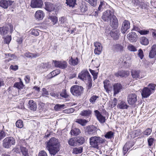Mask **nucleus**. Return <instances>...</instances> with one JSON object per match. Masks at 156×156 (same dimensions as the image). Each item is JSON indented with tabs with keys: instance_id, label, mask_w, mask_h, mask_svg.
<instances>
[{
	"instance_id": "nucleus-42",
	"label": "nucleus",
	"mask_w": 156,
	"mask_h": 156,
	"mask_svg": "<svg viewBox=\"0 0 156 156\" xmlns=\"http://www.w3.org/2000/svg\"><path fill=\"white\" fill-rule=\"evenodd\" d=\"M20 150L21 152L24 156H29L28 149L27 148L23 146H21Z\"/></svg>"
},
{
	"instance_id": "nucleus-50",
	"label": "nucleus",
	"mask_w": 156,
	"mask_h": 156,
	"mask_svg": "<svg viewBox=\"0 0 156 156\" xmlns=\"http://www.w3.org/2000/svg\"><path fill=\"white\" fill-rule=\"evenodd\" d=\"M11 40V36H8L4 38V43L8 44Z\"/></svg>"
},
{
	"instance_id": "nucleus-5",
	"label": "nucleus",
	"mask_w": 156,
	"mask_h": 156,
	"mask_svg": "<svg viewBox=\"0 0 156 156\" xmlns=\"http://www.w3.org/2000/svg\"><path fill=\"white\" fill-rule=\"evenodd\" d=\"M16 140L12 137L9 136L5 138L2 141V146L5 148H9L15 145Z\"/></svg>"
},
{
	"instance_id": "nucleus-37",
	"label": "nucleus",
	"mask_w": 156,
	"mask_h": 156,
	"mask_svg": "<svg viewBox=\"0 0 156 156\" xmlns=\"http://www.w3.org/2000/svg\"><path fill=\"white\" fill-rule=\"evenodd\" d=\"M80 10L81 13L83 14L87 10V7L85 4H82L80 7Z\"/></svg>"
},
{
	"instance_id": "nucleus-59",
	"label": "nucleus",
	"mask_w": 156,
	"mask_h": 156,
	"mask_svg": "<svg viewBox=\"0 0 156 156\" xmlns=\"http://www.w3.org/2000/svg\"><path fill=\"white\" fill-rule=\"evenodd\" d=\"M139 33L140 34L144 35L148 34L149 33L148 30H140L139 31Z\"/></svg>"
},
{
	"instance_id": "nucleus-40",
	"label": "nucleus",
	"mask_w": 156,
	"mask_h": 156,
	"mask_svg": "<svg viewBox=\"0 0 156 156\" xmlns=\"http://www.w3.org/2000/svg\"><path fill=\"white\" fill-rule=\"evenodd\" d=\"M82 150L83 148L81 147H75L73 148V153L76 154L81 153L82 152Z\"/></svg>"
},
{
	"instance_id": "nucleus-29",
	"label": "nucleus",
	"mask_w": 156,
	"mask_h": 156,
	"mask_svg": "<svg viewBox=\"0 0 156 156\" xmlns=\"http://www.w3.org/2000/svg\"><path fill=\"white\" fill-rule=\"evenodd\" d=\"M59 22L61 26L65 27L67 26V24L66 19L64 17H61L59 19Z\"/></svg>"
},
{
	"instance_id": "nucleus-62",
	"label": "nucleus",
	"mask_w": 156,
	"mask_h": 156,
	"mask_svg": "<svg viewBox=\"0 0 156 156\" xmlns=\"http://www.w3.org/2000/svg\"><path fill=\"white\" fill-rule=\"evenodd\" d=\"M114 137V133L112 131L108 132V139H113Z\"/></svg>"
},
{
	"instance_id": "nucleus-51",
	"label": "nucleus",
	"mask_w": 156,
	"mask_h": 156,
	"mask_svg": "<svg viewBox=\"0 0 156 156\" xmlns=\"http://www.w3.org/2000/svg\"><path fill=\"white\" fill-rule=\"evenodd\" d=\"M39 31L41 32L39 30L36 29H33L31 31V34L35 36H37L39 35Z\"/></svg>"
},
{
	"instance_id": "nucleus-16",
	"label": "nucleus",
	"mask_w": 156,
	"mask_h": 156,
	"mask_svg": "<svg viewBox=\"0 0 156 156\" xmlns=\"http://www.w3.org/2000/svg\"><path fill=\"white\" fill-rule=\"evenodd\" d=\"M129 74V72L127 71H118L115 74V76L117 77H126L128 76Z\"/></svg>"
},
{
	"instance_id": "nucleus-24",
	"label": "nucleus",
	"mask_w": 156,
	"mask_h": 156,
	"mask_svg": "<svg viewBox=\"0 0 156 156\" xmlns=\"http://www.w3.org/2000/svg\"><path fill=\"white\" fill-rule=\"evenodd\" d=\"M156 55V45L154 44L151 47V50L149 54V57L151 58H153Z\"/></svg>"
},
{
	"instance_id": "nucleus-41",
	"label": "nucleus",
	"mask_w": 156,
	"mask_h": 156,
	"mask_svg": "<svg viewBox=\"0 0 156 156\" xmlns=\"http://www.w3.org/2000/svg\"><path fill=\"white\" fill-rule=\"evenodd\" d=\"M76 0H66V3L69 7H74L76 4Z\"/></svg>"
},
{
	"instance_id": "nucleus-28",
	"label": "nucleus",
	"mask_w": 156,
	"mask_h": 156,
	"mask_svg": "<svg viewBox=\"0 0 156 156\" xmlns=\"http://www.w3.org/2000/svg\"><path fill=\"white\" fill-rule=\"evenodd\" d=\"M91 112L90 110H84L81 111L80 115L83 116L88 117L91 115Z\"/></svg>"
},
{
	"instance_id": "nucleus-55",
	"label": "nucleus",
	"mask_w": 156,
	"mask_h": 156,
	"mask_svg": "<svg viewBox=\"0 0 156 156\" xmlns=\"http://www.w3.org/2000/svg\"><path fill=\"white\" fill-rule=\"evenodd\" d=\"M117 100L115 98H114L113 101L111 102H109V104L111 105V107H113L115 106L117 104Z\"/></svg>"
},
{
	"instance_id": "nucleus-53",
	"label": "nucleus",
	"mask_w": 156,
	"mask_h": 156,
	"mask_svg": "<svg viewBox=\"0 0 156 156\" xmlns=\"http://www.w3.org/2000/svg\"><path fill=\"white\" fill-rule=\"evenodd\" d=\"M90 71L93 76L94 80L96 79L97 78V73L95 71L90 69Z\"/></svg>"
},
{
	"instance_id": "nucleus-13",
	"label": "nucleus",
	"mask_w": 156,
	"mask_h": 156,
	"mask_svg": "<svg viewBox=\"0 0 156 156\" xmlns=\"http://www.w3.org/2000/svg\"><path fill=\"white\" fill-rule=\"evenodd\" d=\"M129 22L127 20H125L122 23L121 28V31L122 33L124 34L130 27Z\"/></svg>"
},
{
	"instance_id": "nucleus-60",
	"label": "nucleus",
	"mask_w": 156,
	"mask_h": 156,
	"mask_svg": "<svg viewBox=\"0 0 156 156\" xmlns=\"http://www.w3.org/2000/svg\"><path fill=\"white\" fill-rule=\"evenodd\" d=\"M138 56L141 59H142L144 57L143 52L142 50L141 49H139L138 51Z\"/></svg>"
},
{
	"instance_id": "nucleus-20",
	"label": "nucleus",
	"mask_w": 156,
	"mask_h": 156,
	"mask_svg": "<svg viewBox=\"0 0 156 156\" xmlns=\"http://www.w3.org/2000/svg\"><path fill=\"white\" fill-rule=\"evenodd\" d=\"M119 31L118 30H113L110 33L111 37L115 40H117L119 39Z\"/></svg>"
},
{
	"instance_id": "nucleus-17",
	"label": "nucleus",
	"mask_w": 156,
	"mask_h": 156,
	"mask_svg": "<svg viewBox=\"0 0 156 156\" xmlns=\"http://www.w3.org/2000/svg\"><path fill=\"white\" fill-rule=\"evenodd\" d=\"M95 115L99 121L101 123L104 122L105 120V117L103 116L98 110L94 111Z\"/></svg>"
},
{
	"instance_id": "nucleus-35",
	"label": "nucleus",
	"mask_w": 156,
	"mask_h": 156,
	"mask_svg": "<svg viewBox=\"0 0 156 156\" xmlns=\"http://www.w3.org/2000/svg\"><path fill=\"white\" fill-rule=\"evenodd\" d=\"M24 86L22 82L21 81L19 82L16 83L14 84V87L17 88L18 89H21L23 88Z\"/></svg>"
},
{
	"instance_id": "nucleus-30",
	"label": "nucleus",
	"mask_w": 156,
	"mask_h": 156,
	"mask_svg": "<svg viewBox=\"0 0 156 156\" xmlns=\"http://www.w3.org/2000/svg\"><path fill=\"white\" fill-rule=\"evenodd\" d=\"M70 133L72 135L76 136L81 133V131L78 128H74L71 129Z\"/></svg>"
},
{
	"instance_id": "nucleus-52",
	"label": "nucleus",
	"mask_w": 156,
	"mask_h": 156,
	"mask_svg": "<svg viewBox=\"0 0 156 156\" xmlns=\"http://www.w3.org/2000/svg\"><path fill=\"white\" fill-rule=\"evenodd\" d=\"M7 133L2 130L0 131V140L6 136Z\"/></svg>"
},
{
	"instance_id": "nucleus-39",
	"label": "nucleus",
	"mask_w": 156,
	"mask_h": 156,
	"mask_svg": "<svg viewBox=\"0 0 156 156\" xmlns=\"http://www.w3.org/2000/svg\"><path fill=\"white\" fill-rule=\"evenodd\" d=\"M68 143L72 146L78 145L76 138L70 139L68 141Z\"/></svg>"
},
{
	"instance_id": "nucleus-8",
	"label": "nucleus",
	"mask_w": 156,
	"mask_h": 156,
	"mask_svg": "<svg viewBox=\"0 0 156 156\" xmlns=\"http://www.w3.org/2000/svg\"><path fill=\"white\" fill-rule=\"evenodd\" d=\"M137 95L135 94H129L127 97V101L130 105H133L137 100Z\"/></svg>"
},
{
	"instance_id": "nucleus-36",
	"label": "nucleus",
	"mask_w": 156,
	"mask_h": 156,
	"mask_svg": "<svg viewBox=\"0 0 156 156\" xmlns=\"http://www.w3.org/2000/svg\"><path fill=\"white\" fill-rule=\"evenodd\" d=\"M140 42L141 44L144 45H147L149 44V41L148 39L144 37L140 38Z\"/></svg>"
},
{
	"instance_id": "nucleus-63",
	"label": "nucleus",
	"mask_w": 156,
	"mask_h": 156,
	"mask_svg": "<svg viewBox=\"0 0 156 156\" xmlns=\"http://www.w3.org/2000/svg\"><path fill=\"white\" fill-rule=\"evenodd\" d=\"M60 96L62 97L65 98H66L68 96V95L66 93L65 91H64L63 92H62L60 94Z\"/></svg>"
},
{
	"instance_id": "nucleus-15",
	"label": "nucleus",
	"mask_w": 156,
	"mask_h": 156,
	"mask_svg": "<svg viewBox=\"0 0 156 156\" xmlns=\"http://www.w3.org/2000/svg\"><path fill=\"white\" fill-rule=\"evenodd\" d=\"M97 128L94 126H87L86 132L89 134H93L96 133Z\"/></svg>"
},
{
	"instance_id": "nucleus-12",
	"label": "nucleus",
	"mask_w": 156,
	"mask_h": 156,
	"mask_svg": "<svg viewBox=\"0 0 156 156\" xmlns=\"http://www.w3.org/2000/svg\"><path fill=\"white\" fill-rule=\"evenodd\" d=\"M94 45L95 48L94 50V53L95 54L99 55L101 52L102 50V46L101 44L98 42L94 43Z\"/></svg>"
},
{
	"instance_id": "nucleus-54",
	"label": "nucleus",
	"mask_w": 156,
	"mask_h": 156,
	"mask_svg": "<svg viewBox=\"0 0 156 156\" xmlns=\"http://www.w3.org/2000/svg\"><path fill=\"white\" fill-rule=\"evenodd\" d=\"M101 18L105 21H106L107 20V11H106L103 13Z\"/></svg>"
},
{
	"instance_id": "nucleus-19",
	"label": "nucleus",
	"mask_w": 156,
	"mask_h": 156,
	"mask_svg": "<svg viewBox=\"0 0 156 156\" xmlns=\"http://www.w3.org/2000/svg\"><path fill=\"white\" fill-rule=\"evenodd\" d=\"M113 87L114 95H115L119 92L122 88V86L119 83H115Z\"/></svg>"
},
{
	"instance_id": "nucleus-11",
	"label": "nucleus",
	"mask_w": 156,
	"mask_h": 156,
	"mask_svg": "<svg viewBox=\"0 0 156 156\" xmlns=\"http://www.w3.org/2000/svg\"><path fill=\"white\" fill-rule=\"evenodd\" d=\"M14 2L10 0H2L0 2V6L4 9H7L8 7L11 5Z\"/></svg>"
},
{
	"instance_id": "nucleus-57",
	"label": "nucleus",
	"mask_w": 156,
	"mask_h": 156,
	"mask_svg": "<svg viewBox=\"0 0 156 156\" xmlns=\"http://www.w3.org/2000/svg\"><path fill=\"white\" fill-rule=\"evenodd\" d=\"M152 129H151L147 128L144 132V134L145 135H149L152 132Z\"/></svg>"
},
{
	"instance_id": "nucleus-21",
	"label": "nucleus",
	"mask_w": 156,
	"mask_h": 156,
	"mask_svg": "<svg viewBox=\"0 0 156 156\" xmlns=\"http://www.w3.org/2000/svg\"><path fill=\"white\" fill-rule=\"evenodd\" d=\"M45 9L48 12L53 11L55 9L54 5L49 2H45Z\"/></svg>"
},
{
	"instance_id": "nucleus-7",
	"label": "nucleus",
	"mask_w": 156,
	"mask_h": 156,
	"mask_svg": "<svg viewBox=\"0 0 156 156\" xmlns=\"http://www.w3.org/2000/svg\"><path fill=\"white\" fill-rule=\"evenodd\" d=\"M78 77L83 81L87 80L90 81L91 80V77L89 73L85 70H83L79 74Z\"/></svg>"
},
{
	"instance_id": "nucleus-47",
	"label": "nucleus",
	"mask_w": 156,
	"mask_h": 156,
	"mask_svg": "<svg viewBox=\"0 0 156 156\" xmlns=\"http://www.w3.org/2000/svg\"><path fill=\"white\" fill-rule=\"evenodd\" d=\"M16 126L18 128H22L23 127V121L21 120L17 121L16 122Z\"/></svg>"
},
{
	"instance_id": "nucleus-56",
	"label": "nucleus",
	"mask_w": 156,
	"mask_h": 156,
	"mask_svg": "<svg viewBox=\"0 0 156 156\" xmlns=\"http://www.w3.org/2000/svg\"><path fill=\"white\" fill-rule=\"evenodd\" d=\"M127 48L128 50L130 51H135L137 50L135 47L131 44L129 45Z\"/></svg>"
},
{
	"instance_id": "nucleus-27",
	"label": "nucleus",
	"mask_w": 156,
	"mask_h": 156,
	"mask_svg": "<svg viewBox=\"0 0 156 156\" xmlns=\"http://www.w3.org/2000/svg\"><path fill=\"white\" fill-rule=\"evenodd\" d=\"M79 62V59L77 57L75 59H73L71 57L69 60V64L74 66L77 65L78 64Z\"/></svg>"
},
{
	"instance_id": "nucleus-22",
	"label": "nucleus",
	"mask_w": 156,
	"mask_h": 156,
	"mask_svg": "<svg viewBox=\"0 0 156 156\" xmlns=\"http://www.w3.org/2000/svg\"><path fill=\"white\" fill-rule=\"evenodd\" d=\"M24 56L29 58H35L39 57L40 54L38 53H32L29 52H27L24 53Z\"/></svg>"
},
{
	"instance_id": "nucleus-46",
	"label": "nucleus",
	"mask_w": 156,
	"mask_h": 156,
	"mask_svg": "<svg viewBox=\"0 0 156 156\" xmlns=\"http://www.w3.org/2000/svg\"><path fill=\"white\" fill-rule=\"evenodd\" d=\"M65 106V105L64 104H57L55 105L54 107V109L57 111H60Z\"/></svg>"
},
{
	"instance_id": "nucleus-38",
	"label": "nucleus",
	"mask_w": 156,
	"mask_h": 156,
	"mask_svg": "<svg viewBox=\"0 0 156 156\" xmlns=\"http://www.w3.org/2000/svg\"><path fill=\"white\" fill-rule=\"evenodd\" d=\"M115 50L117 51H121L123 50V47L120 44H116L113 46Z\"/></svg>"
},
{
	"instance_id": "nucleus-14",
	"label": "nucleus",
	"mask_w": 156,
	"mask_h": 156,
	"mask_svg": "<svg viewBox=\"0 0 156 156\" xmlns=\"http://www.w3.org/2000/svg\"><path fill=\"white\" fill-rule=\"evenodd\" d=\"M44 16V13L41 10L37 11L34 14L35 19L39 20H42Z\"/></svg>"
},
{
	"instance_id": "nucleus-31",
	"label": "nucleus",
	"mask_w": 156,
	"mask_h": 156,
	"mask_svg": "<svg viewBox=\"0 0 156 156\" xmlns=\"http://www.w3.org/2000/svg\"><path fill=\"white\" fill-rule=\"evenodd\" d=\"M117 106L118 108L122 109H127L128 107L126 103L123 101H121L119 103Z\"/></svg>"
},
{
	"instance_id": "nucleus-58",
	"label": "nucleus",
	"mask_w": 156,
	"mask_h": 156,
	"mask_svg": "<svg viewBox=\"0 0 156 156\" xmlns=\"http://www.w3.org/2000/svg\"><path fill=\"white\" fill-rule=\"evenodd\" d=\"M49 64L47 63H42L41 65L44 69L48 68H50L51 66H49Z\"/></svg>"
},
{
	"instance_id": "nucleus-3",
	"label": "nucleus",
	"mask_w": 156,
	"mask_h": 156,
	"mask_svg": "<svg viewBox=\"0 0 156 156\" xmlns=\"http://www.w3.org/2000/svg\"><path fill=\"white\" fill-rule=\"evenodd\" d=\"M109 16L110 18V24L111 27L113 29H116L118 26V22L116 16L113 15V10L109 6Z\"/></svg>"
},
{
	"instance_id": "nucleus-43",
	"label": "nucleus",
	"mask_w": 156,
	"mask_h": 156,
	"mask_svg": "<svg viewBox=\"0 0 156 156\" xmlns=\"http://www.w3.org/2000/svg\"><path fill=\"white\" fill-rule=\"evenodd\" d=\"M99 97L96 95H93L91 97L89 100L90 102L92 104H94L96 102V101L99 98Z\"/></svg>"
},
{
	"instance_id": "nucleus-23",
	"label": "nucleus",
	"mask_w": 156,
	"mask_h": 156,
	"mask_svg": "<svg viewBox=\"0 0 156 156\" xmlns=\"http://www.w3.org/2000/svg\"><path fill=\"white\" fill-rule=\"evenodd\" d=\"M9 28L7 27H0V34L2 36H5L9 33Z\"/></svg>"
},
{
	"instance_id": "nucleus-25",
	"label": "nucleus",
	"mask_w": 156,
	"mask_h": 156,
	"mask_svg": "<svg viewBox=\"0 0 156 156\" xmlns=\"http://www.w3.org/2000/svg\"><path fill=\"white\" fill-rule=\"evenodd\" d=\"M29 108L31 110L35 111L37 108L36 103L32 100H30L28 102Z\"/></svg>"
},
{
	"instance_id": "nucleus-2",
	"label": "nucleus",
	"mask_w": 156,
	"mask_h": 156,
	"mask_svg": "<svg viewBox=\"0 0 156 156\" xmlns=\"http://www.w3.org/2000/svg\"><path fill=\"white\" fill-rule=\"evenodd\" d=\"M156 85L153 83H150L147 87H144L142 89L141 94L142 98H146L151 94L154 93Z\"/></svg>"
},
{
	"instance_id": "nucleus-6",
	"label": "nucleus",
	"mask_w": 156,
	"mask_h": 156,
	"mask_svg": "<svg viewBox=\"0 0 156 156\" xmlns=\"http://www.w3.org/2000/svg\"><path fill=\"white\" fill-rule=\"evenodd\" d=\"M83 90V88L82 87L77 85L72 86L70 88V91L72 94L76 96H80Z\"/></svg>"
},
{
	"instance_id": "nucleus-1",
	"label": "nucleus",
	"mask_w": 156,
	"mask_h": 156,
	"mask_svg": "<svg viewBox=\"0 0 156 156\" xmlns=\"http://www.w3.org/2000/svg\"><path fill=\"white\" fill-rule=\"evenodd\" d=\"M59 147L58 140L55 138H51L47 143L46 148L51 155H55L59 151Z\"/></svg>"
},
{
	"instance_id": "nucleus-48",
	"label": "nucleus",
	"mask_w": 156,
	"mask_h": 156,
	"mask_svg": "<svg viewBox=\"0 0 156 156\" xmlns=\"http://www.w3.org/2000/svg\"><path fill=\"white\" fill-rule=\"evenodd\" d=\"M88 2L90 5L93 6H95L97 5L98 0H85Z\"/></svg>"
},
{
	"instance_id": "nucleus-61",
	"label": "nucleus",
	"mask_w": 156,
	"mask_h": 156,
	"mask_svg": "<svg viewBox=\"0 0 156 156\" xmlns=\"http://www.w3.org/2000/svg\"><path fill=\"white\" fill-rule=\"evenodd\" d=\"M154 140V139L152 138H150L148 139V144L149 146H151L153 144Z\"/></svg>"
},
{
	"instance_id": "nucleus-64",
	"label": "nucleus",
	"mask_w": 156,
	"mask_h": 156,
	"mask_svg": "<svg viewBox=\"0 0 156 156\" xmlns=\"http://www.w3.org/2000/svg\"><path fill=\"white\" fill-rule=\"evenodd\" d=\"M38 156H48V155L45 151H41L39 152Z\"/></svg>"
},
{
	"instance_id": "nucleus-9",
	"label": "nucleus",
	"mask_w": 156,
	"mask_h": 156,
	"mask_svg": "<svg viewBox=\"0 0 156 156\" xmlns=\"http://www.w3.org/2000/svg\"><path fill=\"white\" fill-rule=\"evenodd\" d=\"M43 5L42 0H31L30 6L32 8H41Z\"/></svg>"
},
{
	"instance_id": "nucleus-4",
	"label": "nucleus",
	"mask_w": 156,
	"mask_h": 156,
	"mask_svg": "<svg viewBox=\"0 0 156 156\" xmlns=\"http://www.w3.org/2000/svg\"><path fill=\"white\" fill-rule=\"evenodd\" d=\"M89 140L90 144L91 146L96 149L98 148L99 144L105 141V140L101 138L96 136L90 137Z\"/></svg>"
},
{
	"instance_id": "nucleus-33",
	"label": "nucleus",
	"mask_w": 156,
	"mask_h": 156,
	"mask_svg": "<svg viewBox=\"0 0 156 156\" xmlns=\"http://www.w3.org/2000/svg\"><path fill=\"white\" fill-rule=\"evenodd\" d=\"M60 73V71L59 70L57 69L53 71L49 74L48 77L50 78H51L59 74Z\"/></svg>"
},
{
	"instance_id": "nucleus-18",
	"label": "nucleus",
	"mask_w": 156,
	"mask_h": 156,
	"mask_svg": "<svg viewBox=\"0 0 156 156\" xmlns=\"http://www.w3.org/2000/svg\"><path fill=\"white\" fill-rule=\"evenodd\" d=\"M137 36L136 33L133 32H131L127 35L128 39L132 42L136 41Z\"/></svg>"
},
{
	"instance_id": "nucleus-44",
	"label": "nucleus",
	"mask_w": 156,
	"mask_h": 156,
	"mask_svg": "<svg viewBox=\"0 0 156 156\" xmlns=\"http://www.w3.org/2000/svg\"><path fill=\"white\" fill-rule=\"evenodd\" d=\"M129 142L126 143L123 147V151L124 155L126 154L128 151L129 149Z\"/></svg>"
},
{
	"instance_id": "nucleus-49",
	"label": "nucleus",
	"mask_w": 156,
	"mask_h": 156,
	"mask_svg": "<svg viewBox=\"0 0 156 156\" xmlns=\"http://www.w3.org/2000/svg\"><path fill=\"white\" fill-rule=\"evenodd\" d=\"M76 30V28L74 25H72L70 27L68 31L70 34H73Z\"/></svg>"
},
{
	"instance_id": "nucleus-45",
	"label": "nucleus",
	"mask_w": 156,
	"mask_h": 156,
	"mask_svg": "<svg viewBox=\"0 0 156 156\" xmlns=\"http://www.w3.org/2000/svg\"><path fill=\"white\" fill-rule=\"evenodd\" d=\"M48 19H50L51 21L53 22L54 24H55L58 21L57 18L55 16L49 15Z\"/></svg>"
},
{
	"instance_id": "nucleus-10",
	"label": "nucleus",
	"mask_w": 156,
	"mask_h": 156,
	"mask_svg": "<svg viewBox=\"0 0 156 156\" xmlns=\"http://www.w3.org/2000/svg\"><path fill=\"white\" fill-rule=\"evenodd\" d=\"M53 63L55 67L62 69H65L67 67V63L65 61L62 62L53 60Z\"/></svg>"
},
{
	"instance_id": "nucleus-34",
	"label": "nucleus",
	"mask_w": 156,
	"mask_h": 156,
	"mask_svg": "<svg viewBox=\"0 0 156 156\" xmlns=\"http://www.w3.org/2000/svg\"><path fill=\"white\" fill-rule=\"evenodd\" d=\"M77 145H79L82 144L85 141L84 138L82 136H79L76 138Z\"/></svg>"
},
{
	"instance_id": "nucleus-26",
	"label": "nucleus",
	"mask_w": 156,
	"mask_h": 156,
	"mask_svg": "<svg viewBox=\"0 0 156 156\" xmlns=\"http://www.w3.org/2000/svg\"><path fill=\"white\" fill-rule=\"evenodd\" d=\"M140 71L139 70H133L131 71L132 76L133 78L137 79H140L142 78L140 76Z\"/></svg>"
},
{
	"instance_id": "nucleus-32",
	"label": "nucleus",
	"mask_w": 156,
	"mask_h": 156,
	"mask_svg": "<svg viewBox=\"0 0 156 156\" xmlns=\"http://www.w3.org/2000/svg\"><path fill=\"white\" fill-rule=\"evenodd\" d=\"M75 122L80 124L81 126H85L87 122L88 121L85 119H76Z\"/></svg>"
}]
</instances>
